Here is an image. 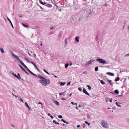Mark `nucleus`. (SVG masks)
<instances>
[{
    "label": "nucleus",
    "instance_id": "obj_1",
    "mask_svg": "<svg viewBox=\"0 0 129 129\" xmlns=\"http://www.w3.org/2000/svg\"><path fill=\"white\" fill-rule=\"evenodd\" d=\"M11 53L13 57L15 58L16 59L20 64L23 66L27 71L29 70V69L24 64L23 62L19 58V57L17 55L14 54L12 51L11 52Z\"/></svg>",
    "mask_w": 129,
    "mask_h": 129
},
{
    "label": "nucleus",
    "instance_id": "obj_2",
    "mask_svg": "<svg viewBox=\"0 0 129 129\" xmlns=\"http://www.w3.org/2000/svg\"><path fill=\"white\" fill-rule=\"evenodd\" d=\"M39 82L43 85L46 86L47 84L50 83V81L49 80L46 79L45 78L43 79H41L39 81Z\"/></svg>",
    "mask_w": 129,
    "mask_h": 129
},
{
    "label": "nucleus",
    "instance_id": "obj_3",
    "mask_svg": "<svg viewBox=\"0 0 129 129\" xmlns=\"http://www.w3.org/2000/svg\"><path fill=\"white\" fill-rule=\"evenodd\" d=\"M96 60L99 62L100 63L103 64H107L108 63L106 62V61L102 58H99L96 59Z\"/></svg>",
    "mask_w": 129,
    "mask_h": 129
},
{
    "label": "nucleus",
    "instance_id": "obj_4",
    "mask_svg": "<svg viewBox=\"0 0 129 129\" xmlns=\"http://www.w3.org/2000/svg\"><path fill=\"white\" fill-rule=\"evenodd\" d=\"M101 123L102 126L103 127L106 128H108V124L106 121L103 120L102 121Z\"/></svg>",
    "mask_w": 129,
    "mask_h": 129
},
{
    "label": "nucleus",
    "instance_id": "obj_5",
    "mask_svg": "<svg viewBox=\"0 0 129 129\" xmlns=\"http://www.w3.org/2000/svg\"><path fill=\"white\" fill-rule=\"evenodd\" d=\"M95 59H91L90 60H89L88 62H86L85 63V65L87 66L88 65L90 64H91V63L93 62L95 60Z\"/></svg>",
    "mask_w": 129,
    "mask_h": 129
},
{
    "label": "nucleus",
    "instance_id": "obj_6",
    "mask_svg": "<svg viewBox=\"0 0 129 129\" xmlns=\"http://www.w3.org/2000/svg\"><path fill=\"white\" fill-rule=\"evenodd\" d=\"M83 93H84L85 94H86L89 96H90L89 94L87 92V91L86 90V89L84 88H83Z\"/></svg>",
    "mask_w": 129,
    "mask_h": 129
},
{
    "label": "nucleus",
    "instance_id": "obj_7",
    "mask_svg": "<svg viewBox=\"0 0 129 129\" xmlns=\"http://www.w3.org/2000/svg\"><path fill=\"white\" fill-rule=\"evenodd\" d=\"M18 64L20 67L23 71H24L27 75L29 74L28 73L20 64Z\"/></svg>",
    "mask_w": 129,
    "mask_h": 129
},
{
    "label": "nucleus",
    "instance_id": "obj_8",
    "mask_svg": "<svg viewBox=\"0 0 129 129\" xmlns=\"http://www.w3.org/2000/svg\"><path fill=\"white\" fill-rule=\"evenodd\" d=\"M25 105L26 107L28 108V110L29 111H31V109L30 108V107L28 106L27 102H26L25 103Z\"/></svg>",
    "mask_w": 129,
    "mask_h": 129
},
{
    "label": "nucleus",
    "instance_id": "obj_9",
    "mask_svg": "<svg viewBox=\"0 0 129 129\" xmlns=\"http://www.w3.org/2000/svg\"><path fill=\"white\" fill-rule=\"evenodd\" d=\"M45 5L49 8H51L52 7V6L51 5L47 3L46 2Z\"/></svg>",
    "mask_w": 129,
    "mask_h": 129
},
{
    "label": "nucleus",
    "instance_id": "obj_10",
    "mask_svg": "<svg viewBox=\"0 0 129 129\" xmlns=\"http://www.w3.org/2000/svg\"><path fill=\"white\" fill-rule=\"evenodd\" d=\"M107 74L110 76H114V74L112 73L108 72L107 73Z\"/></svg>",
    "mask_w": 129,
    "mask_h": 129
},
{
    "label": "nucleus",
    "instance_id": "obj_11",
    "mask_svg": "<svg viewBox=\"0 0 129 129\" xmlns=\"http://www.w3.org/2000/svg\"><path fill=\"white\" fill-rule=\"evenodd\" d=\"M28 71L31 74L34 75V76L36 77L38 76L37 75L31 71L29 70Z\"/></svg>",
    "mask_w": 129,
    "mask_h": 129
},
{
    "label": "nucleus",
    "instance_id": "obj_12",
    "mask_svg": "<svg viewBox=\"0 0 129 129\" xmlns=\"http://www.w3.org/2000/svg\"><path fill=\"white\" fill-rule=\"evenodd\" d=\"M39 2L41 4L43 5H45L46 3L45 2H42L41 0H39Z\"/></svg>",
    "mask_w": 129,
    "mask_h": 129
},
{
    "label": "nucleus",
    "instance_id": "obj_13",
    "mask_svg": "<svg viewBox=\"0 0 129 129\" xmlns=\"http://www.w3.org/2000/svg\"><path fill=\"white\" fill-rule=\"evenodd\" d=\"M7 18L8 19V21H9V22H10V23L12 28H14V27L13 26L11 22V21L10 20L9 18L8 17H7Z\"/></svg>",
    "mask_w": 129,
    "mask_h": 129
},
{
    "label": "nucleus",
    "instance_id": "obj_14",
    "mask_svg": "<svg viewBox=\"0 0 129 129\" xmlns=\"http://www.w3.org/2000/svg\"><path fill=\"white\" fill-rule=\"evenodd\" d=\"M38 76L39 78H41V79H43L45 78L43 77L40 74H38Z\"/></svg>",
    "mask_w": 129,
    "mask_h": 129
},
{
    "label": "nucleus",
    "instance_id": "obj_15",
    "mask_svg": "<svg viewBox=\"0 0 129 129\" xmlns=\"http://www.w3.org/2000/svg\"><path fill=\"white\" fill-rule=\"evenodd\" d=\"M54 103L58 106L59 105V103L57 101L54 100Z\"/></svg>",
    "mask_w": 129,
    "mask_h": 129
},
{
    "label": "nucleus",
    "instance_id": "obj_16",
    "mask_svg": "<svg viewBox=\"0 0 129 129\" xmlns=\"http://www.w3.org/2000/svg\"><path fill=\"white\" fill-rule=\"evenodd\" d=\"M17 75L18 76H17V77H16V78H17L19 80L20 79H21V77L20 76V74L19 73H17Z\"/></svg>",
    "mask_w": 129,
    "mask_h": 129
},
{
    "label": "nucleus",
    "instance_id": "obj_17",
    "mask_svg": "<svg viewBox=\"0 0 129 129\" xmlns=\"http://www.w3.org/2000/svg\"><path fill=\"white\" fill-rule=\"evenodd\" d=\"M107 80L111 85H113V83L112 82V81L111 80H109L108 79H107Z\"/></svg>",
    "mask_w": 129,
    "mask_h": 129
},
{
    "label": "nucleus",
    "instance_id": "obj_18",
    "mask_svg": "<svg viewBox=\"0 0 129 129\" xmlns=\"http://www.w3.org/2000/svg\"><path fill=\"white\" fill-rule=\"evenodd\" d=\"M99 80L100 81L101 83L102 84L104 85L106 84L105 83L103 80Z\"/></svg>",
    "mask_w": 129,
    "mask_h": 129
},
{
    "label": "nucleus",
    "instance_id": "obj_19",
    "mask_svg": "<svg viewBox=\"0 0 129 129\" xmlns=\"http://www.w3.org/2000/svg\"><path fill=\"white\" fill-rule=\"evenodd\" d=\"M114 92L116 94H118L119 93V91L117 89L115 90H114Z\"/></svg>",
    "mask_w": 129,
    "mask_h": 129
},
{
    "label": "nucleus",
    "instance_id": "obj_20",
    "mask_svg": "<svg viewBox=\"0 0 129 129\" xmlns=\"http://www.w3.org/2000/svg\"><path fill=\"white\" fill-rule=\"evenodd\" d=\"M0 50L1 51L2 53H4V51L2 48H0Z\"/></svg>",
    "mask_w": 129,
    "mask_h": 129
},
{
    "label": "nucleus",
    "instance_id": "obj_21",
    "mask_svg": "<svg viewBox=\"0 0 129 129\" xmlns=\"http://www.w3.org/2000/svg\"><path fill=\"white\" fill-rule=\"evenodd\" d=\"M31 63L35 67V68H37V67L36 66V65H35V63L33 62H31Z\"/></svg>",
    "mask_w": 129,
    "mask_h": 129
},
{
    "label": "nucleus",
    "instance_id": "obj_22",
    "mask_svg": "<svg viewBox=\"0 0 129 129\" xmlns=\"http://www.w3.org/2000/svg\"><path fill=\"white\" fill-rule=\"evenodd\" d=\"M22 24L24 26V27H26V28H28L29 27L27 25H26L25 24H24V23H22Z\"/></svg>",
    "mask_w": 129,
    "mask_h": 129
},
{
    "label": "nucleus",
    "instance_id": "obj_23",
    "mask_svg": "<svg viewBox=\"0 0 129 129\" xmlns=\"http://www.w3.org/2000/svg\"><path fill=\"white\" fill-rule=\"evenodd\" d=\"M119 79L120 78L119 77H117L115 79L114 81L116 82L117 81L119 80Z\"/></svg>",
    "mask_w": 129,
    "mask_h": 129
},
{
    "label": "nucleus",
    "instance_id": "obj_24",
    "mask_svg": "<svg viewBox=\"0 0 129 129\" xmlns=\"http://www.w3.org/2000/svg\"><path fill=\"white\" fill-rule=\"evenodd\" d=\"M116 105L118 106V107H121V106L120 105H119V103H118V102H116Z\"/></svg>",
    "mask_w": 129,
    "mask_h": 129
},
{
    "label": "nucleus",
    "instance_id": "obj_25",
    "mask_svg": "<svg viewBox=\"0 0 129 129\" xmlns=\"http://www.w3.org/2000/svg\"><path fill=\"white\" fill-rule=\"evenodd\" d=\"M18 100L20 102H22L23 103V100L20 98L18 97Z\"/></svg>",
    "mask_w": 129,
    "mask_h": 129
},
{
    "label": "nucleus",
    "instance_id": "obj_26",
    "mask_svg": "<svg viewBox=\"0 0 129 129\" xmlns=\"http://www.w3.org/2000/svg\"><path fill=\"white\" fill-rule=\"evenodd\" d=\"M66 83L65 82H61L60 83V84L61 86H63Z\"/></svg>",
    "mask_w": 129,
    "mask_h": 129
},
{
    "label": "nucleus",
    "instance_id": "obj_27",
    "mask_svg": "<svg viewBox=\"0 0 129 129\" xmlns=\"http://www.w3.org/2000/svg\"><path fill=\"white\" fill-rule=\"evenodd\" d=\"M79 36L76 37L75 38V40H79Z\"/></svg>",
    "mask_w": 129,
    "mask_h": 129
},
{
    "label": "nucleus",
    "instance_id": "obj_28",
    "mask_svg": "<svg viewBox=\"0 0 129 129\" xmlns=\"http://www.w3.org/2000/svg\"><path fill=\"white\" fill-rule=\"evenodd\" d=\"M98 70V67H96L94 69V70L95 71H97Z\"/></svg>",
    "mask_w": 129,
    "mask_h": 129
},
{
    "label": "nucleus",
    "instance_id": "obj_29",
    "mask_svg": "<svg viewBox=\"0 0 129 129\" xmlns=\"http://www.w3.org/2000/svg\"><path fill=\"white\" fill-rule=\"evenodd\" d=\"M16 78L17 77V75L14 73L12 72L11 73Z\"/></svg>",
    "mask_w": 129,
    "mask_h": 129
},
{
    "label": "nucleus",
    "instance_id": "obj_30",
    "mask_svg": "<svg viewBox=\"0 0 129 129\" xmlns=\"http://www.w3.org/2000/svg\"><path fill=\"white\" fill-rule=\"evenodd\" d=\"M69 64L68 63H67L65 65V67L66 68H67L68 66H69Z\"/></svg>",
    "mask_w": 129,
    "mask_h": 129
},
{
    "label": "nucleus",
    "instance_id": "obj_31",
    "mask_svg": "<svg viewBox=\"0 0 129 129\" xmlns=\"http://www.w3.org/2000/svg\"><path fill=\"white\" fill-rule=\"evenodd\" d=\"M87 86L88 87V89L89 90H90L91 89V87L89 85H87Z\"/></svg>",
    "mask_w": 129,
    "mask_h": 129
},
{
    "label": "nucleus",
    "instance_id": "obj_32",
    "mask_svg": "<svg viewBox=\"0 0 129 129\" xmlns=\"http://www.w3.org/2000/svg\"><path fill=\"white\" fill-rule=\"evenodd\" d=\"M44 71L45 72V73H47L48 74H49V73L45 69H43Z\"/></svg>",
    "mask_w": 129,
    "mask_h": 129
},
{
    "label": "nucleus",
    "instance_id": "obj_33",
    "mask_svg": "<svg viewBox=\"0 0 129 129\" xmlns=\"http://www.w3.org/2000/svg\"><path fill=\"white\" fill-rule=\"evenodd\" d=\"M78 89L80 91H81L82 90V88L81 87H79L78 88Z\"/></svg>",
    "mask_w": 129,
    "mask_h": 129
},
{
    "label": "nucleus",
    "instance_id": "obj_34",
    "mask_svg": "<svg viewBox=\"0 0 129 129\" xmlns=\"http://www.w3.org/2000/svg\"><path fill=\"white\" fill-rule=\"evenodd\" d=\"M85 123L86 124H87L88 125H89L90 124V123H88L87 121H85Z\"/></svg>",
    "mask_w": 129,
    "mask_h": 129
},
{
    "label": "nucleus",
    "instance_id": "obj_35",
    "mask_svg": "<svg viewBox=\"0 0 129 129\" xmlns=\"http://www.w3.org/2000/svg\"><path fill=\"white\" fill-rule=\"evenodd\" d=\"M24 59H25L26 61L27 62H29V61L27 59V58H26L25 57Z\"/></svg>",
    "mask_w": 129,
    "mask_h": 129
},
{
    "label": "nucleus",
    "instance_id": "obj_36",
    "mask_svg": "<svg viewBox=\"0 0 129 129\" xmlns=\"http://www.w3.org/2000/svg\"><path fill=\"white\" fill-rule=\"evenodd\" d=\"M58 117L60 118H62V116L61 115H59L58 116Z\"/></svg>",
    "mask_w": 129,
    "mask_h": 129
},
{
    "label": "nucleus",
    "instance_id": "obj_37",
    "mask_svg": "<svg viewBox=\"0 0 129 129\" xmlns=\"http://www.w3.org/2000/svg\"><path fill=\"white\" fill-rule=\"evenodd\" d=\"M18 16L19 17H23V16L20 14H19L18 15Z\"/></svg>",
    "mask_w": 129,
    "mask_h": 129
},
{
    "label": "nucleus",
    "instance_id": "obj_38",
    "mask_svg": "<svg viewBox=\"0 0 129 129\" xmlns=\"http://www.w3.org/2000/svg\"><path fill=\"white\" fill-rule=\"evenodd\" d=\"M85 125H86L85 123H83L82 125L83 127V128H85Z\"/></svg>",
    "mask_w": 129,
    "mask_h": 129
},
{
    "label": "nucleus",
    "instance_id": "obj_39",
    "mask_svg": "<svg viewBox=\"0 0 129 129\" xmlns=\"http://www.w3.org/2000/svg\"><path fill=\"white\" fill-rule=\"evenodd\" d=\"M53 122L55 124H56V123H57V122H56V121L54 120L53 121Z\"/></svg>",
    "mask_w": 129,
    "mask_h": 129
},
{
    "label": "nucleus",
    "instance_id": "obj_40",
    "mask_svg": "<svg viewBox=\"0 0 129 129\" xmlns=\"http://www.w3.org/2000/svg\"><path fill=\"white\" fill-rule=\"evenodd\" d=\"M61 99L63 100L66 101V98H61Z\"/></svg>",
    "mask_w": 129,
    "mask_h": 129
},
{
    "label": "nucleus",
    "instance_id": "obj_41",
    "mask_svg": "<svg viewBox=\"0 0 129 129\" xmlns=\"http://www.w3.org/2000/svg\"><path fill=\"white\" fill-rule=\"evenodd\" d=\"M87 72L86 71H84V72H83V74H87Z\"/></svg>",
    "mask_w": 129,
    "mask_h": 129
},
{
    "label": "nucleus",
    "instance_id": "obj_42",
    "mask_svg": "<svg viewBox=\"0 0 129 129\" xmlns=\"http://www.w3.org/2000/svg\"><path fill=\"white\" fill-rule=\"evenodd\" d=\"M61 121H63L64 123H65V121L64 120V119H61Z\"/></svg>",
    "mask_w": 129,
    "mask_h": 129
},
{
    "label": "nucleus",
    "instance_id": "obj_43",
    "mask_svg": "<svg viewBox=\"0 0 129 129\" xmlns=\"http://www.w3.org/2000/svg\"><path fill=\"white\" fill-rule=\"evenodd\" d=\"M65 41V46H66L67 44V41Z\"/></svg>",
    "mask_w": 129,
    "mask_h": 129
},
{
    "label": "nucleus",
    "instance_id": "obj_44",
    "mask_svg": "<svg viewBox=\"0 0 129 129\" xmlns=\"http://www.w3.org/2000/svg\"><path fill=\"white\" fill-rule=\"evenodd\" d=\"M70 82H68V83L67 84V85H70Z\"/></svg>",
    "mask_w": 129,
    "mask_h": 129
},
{
    "label": "nucleus",
    "instance_id": "obj_45",
    "mask_svg": "<svg viewBox=\"0 0 129 129\" xmlns=\"http://www.w3.org/2000/svg\"><path fill=\"white\" fill-rule=\"evenodd\" d=\"M38 104H41V105H43L42 103H41L40 102H39Z\"/></svg>",
    "mask_w": 129,
    "mask_h": 129
},
{
    "label": "nucleus",
    "instance_id": "obj_46",
    "mask_svg": "<svg viewBox=\"0 0 129 129\" xmlns=\"http://www.w3.org/2000/svg\"><path fill=\"white\" fill-rule=\"evenodd\" d=\"M71 103L73 105H75V103H74L73 102H71Z\"/></svg>",
    "mask_w": 129,
    "mask_h": 129
},
{
    "label": "nucleus",
    "instance_id": "obj_47",
    "mask_svg": "<svg viewBox=\"0 0 129 129\" xmlns=\"http://www.w3.org/2000/svg\"><path fill=\"white\" fill-rule=\"evenodd\" d=\"M65 92H63L62 93V94L63 96H64L65 95V94L64 93Z\"/></svg>",
    "mask_w": 129,
    "mask_h": 129
},
{
    "label": "nucleus",
    "instance_id": "obj_48",
    "mask_svg": "<svg viewBox=\"0 0 129 129\" xmlns=\"http://www.w3.org/2000/svg\"><path fill=\"white\" fill-rule=\"evenodd\" d=\"M66 123V124H69V122H67V121H65V123Z\"/></svg>",
    "mask_w": 129,
    "mask_h": 129
},
{
    "label": "nucleus",
    "instance_id": "obj_49",
    "mask_svg": "<svg viewBox=\"0 0 129 129\" xmlns=\"http://www.w3.org/2000/svg\"><path fill=\"white\" fill-rule=\"evenodd\" d=\"M129 56V53L126 54L125 55V56Z\"/></svg>",
    "mask_w": 129,
    "mask_h": 129
},
{
    "label": "nucleus",
    "instance_id": "obj_50",
    "mask_svg": "<svg viewBox=\"0 0 129 129\" xmlns=\"http://www.w3.org/2000/svg\"><path fill=\"white\" fill-rule=\"evenodd\" d=\"M47 115L49 116H51V114L49 113H48Z\"/></svg>",
    "mask_w": 129,
    "mask_h": 129
},
{
    "label": "nucleus",
    "instance_id": "obj_51",
    "mask_svg": "<svg viewBox=\"0 0 129 129\" xmlns=\"http://www.w3.org/2000/svg\"><path fill=\"white\" fill-rule=\"evenodd\" d=\"M112 99H111L109 101L110 102H112Z\"/></svg>",
    "mask_w": 129,
    "mask_h": 129
},
{
    "label": "nucleus",
    "instance_id": "obj_52",
    "mask_svg": "<svg viewBox=\"0 0 129 129\" xmlns=\"http://www.w3.org/2000/svg\"><path fill=\"white\" fill-rule=\"evenodd\" d=\"M77 127L79 128L80 127V125H78L77 126Z\"/></svg>",
    "mask_w": 129,
    "mask_h": 129
},
{
    "label": "nucleus",
    "instance_id": "obj_53",
    "mask_svg": "<svg viewBox=\"0 0 129 129\" xmlns=\"http://www.w3.org/2000/svg\"><path fill=\"white\" fill-rule=\"evenodd\" d=\"M11 126L13 127L14 128V126L12 124H11Z\"/></svg>",
    "mask_w": 129,
    "mask_h": 129
},
{
    "label": "nucleus",
    "instance_id": "obj_54",
    "mask_svg": "<svg viewBox=\"0 0 129 129\" xmlns=\"http://www.w3.org/2000/svg\"><path fill=\"white\" fill-rule=\"evenodd\" d=\"M50 117H51L52 118H53V116H52V115H51L50 116Z\"/></svg>",
    "mask_w": 129,
    "mask_h": 129
},
{
    "label": "nucleus",
    "instance_id": "obj_55",
    "mask_svg": "<svg viewBox=\"0 0 129 129\" xmlns=\"http://www.w3.org/2000/svg\"><path fill=\"white\" fill-rule=\"evenodd\" d=\"M62 94V93H59V95L60 96Z\"/></svg>",
    "mask_w": 129,
    "mask_h": 129
},
{
    "label": "nucleus",
    "instance_id": "obj_56",
    "mask_svg": "<svg viewBox=\"0 0 129 129\" xmlns=\"http://www.w3.org/2000/svg\"><path fill=\"white\" fill-rule=\"evenodd\" d=\"M72 64V62H71L69 64V65L70 66H71Z\"/></svg>",
    "mask_w": 129,
    "mask_h": 129
},
{
    "label": "nucleus",
    "instance_id": "obj_57",
    "mask_svg": "<svg viewBox=\"0 0 129 129\" xmlns=\"http://www.w3.org/2000/svg\"><path fill=\"white\" fill-rule=\"evenodd\" d=\"M41 46H43V44H42V42H41Z\"/></svg>",
    "mask_w": 129,
    "mask_h": 129
},
{
    "label": "nucleus",
    "instance_id": "obj_58",
    "mask_svg": "<svg viewBox=\"0 0 129 129\" xmlns=\"http://www.w3.org/2000/svg\"><path fill=\"white\" fill-rule=\"evenodd\" d=\"M59 124H60V123H59V122H57V123H56V124H58V125Z\"/></svg>",
    "mask_w": 129,
    "mask_h": 129
},
{
    "label": "nucleus",
    "instance_id": "obj_59",
    "mask_svg": "<svg viewBox=\"0 0 129 129\" xmlns=\"http://www.w3.org/2000/svg\"><path fill=\"white\" fill-rule=\"evenodd\" d=\"M36 69L38 71H40V70H39L38 69V68L37 67V68H36Z\"/></svg>",
    "mask_w": 129,
    "mask_h": 129
},
{
    "label": "nucleus",
    "instance_id": "obj_60",
    "mask_svg": "<svg viewBox=\"0 0 129 129\" xmlns=\"http://www.w3.org/2000/svg\"><path fill=\"white\" fill-rule=\"evenodd\" d=\"M36 69L38 71H40V70H39L38 69V68L37 67V68H36Z\"/></svg>",
    "mask_w": 129,
    "mask_h": 129
},
{
    "label": "nucleus",
    "instance_id": "obj_61",
    "mask_svg": "<svg viewBox=\"0 0 129 129\" xmlns=\"http://www.w3.org/2000/svg\"><path fill=\"white\" fill-rule=\"evenodd\" d=\"M34 56L35 57H36V54H34Z\"/></svg>",
    "mask_w": 129,
    "mask_h": 129
},
{
    "label": "nucleus",
    "instance_id": "obj_62",
    "mask_svg": "<svg viewBox=\"0 0 129 129\" xmlns=\"http://www.w3.org/2000/svg\"><path fill=\"white\" fill-rule=\"evenodd\" d=\"M14 96H15V97H18V98L19 97H18V96H16V95H14Z\"/></svg>",
    "mask_w": 129,
    "mask_h": 129
},
{
    "label": "nucleus",
    "instance_id": "obj_63",
    "mask_svg": "<svg viewBox=\"0 0 129 129\" xmlns=\"http://www.w3.org/2000/svg\"><path fill=\"white\" fill-rule=\"evenodd\" d=\"M72 95V93H71V94H70V95H69L70 96H71V95Z\"/></svg>",
    "mask_w": 129,
    "mask_h": 129
},
{
    "label": "nucleus",
    "instance_id": "obj_64",
    "mask_svg": "<svg viewBox=\"0 0 129 129\" xmlns=\"http://www.w3.org/2000/svg\"><path fill=\"white\" fill-rule=\"evenodd\" d=\"M76 109H78V107H77V106H76Z\"/></svg>",
    "mask_w": 129,
    "mask_h": 129
}]
</instances>
